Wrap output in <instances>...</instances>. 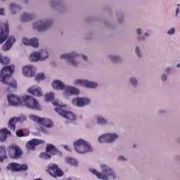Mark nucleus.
Segmentation results:
<instances>
[{
	"instance_id": "52",
	"label": "nucleus",
	"mask_w": 180,
	"mask_h": 180,
	"mask_svg": "<svg viewBox=\"0 0 180 180\" xmlns=\"http://www.w3.org/2000/svg\"><path fill=\"white\" fill-rule=\"evenodd\" d=\"M145 36H148V33H145Z\"/></svg>"
},
{
	"instance_id": "18",
	"label": "nucleus",
	"mask_w": 180,
	"mask_h": 180,
	"mask_svg": "<svg viewBox=\"0 0 180 180\" xmlns=\"http://www.w3.org/2000/svg\"><path fill=\"white\" fill-rule=\"evenodd\" d=\"M76 85H82V86H85L86 88H96L98 86V84L94 82H89L88 80H81L78 79L75 81Z\"/></svg>"
},
{
	"instance_id": "29",
	"label": "nucleus",
	"mask_w": 180,
	"mask_h": 180,
	"mask_svg": "<svg viewBox=\"0 0 180 180\" xmlns=\"http://www.w3.org/2000/svg\"><path fill=\"white\" fill-rule=\"evenodd\" d=\"M65 161L70 165H73V167H78V161L72 158H66Z\"/></svg>"
},
{
	"instance_id": "13",
	"label": "nucleus",
	"mask_w": 180,
	"mask_h": 180,
	"mask_svg": "<svg viewBox=\"0 0 180 180\" xmlns=\"http://www.w3.org/2000/svg\"><path fill=\"white\" fill-rule=\"evenodd\" d=\"M22 154V149L17 145H12L10 147L9 155L11 158H20Z\"/></svg>"
},
{
	"instance_id": "1",
	"label": "nucleus",
	"mask_w": 180,
	"mask_h": 180,
	"mask_svg": "<svg viewBox=\"0 0 180 180\" xmlns=\"http://www.w3.org/2000/svg\"><path fill=\"white\" fill-rule=\"evenodd\" d=\"M7 99L10 106H22L24 102L25 106L29 109L41 110V106L39 104V101L30 96H24L22 98L18 95L11 94L7 96Z\"/></svg>"
},
{
	"instance_id": "25",
	"label": "nucleus",
	"mask_w": 180,
	"mask_h": 180,
	"mask_svg": "<svg viewBox=\"0 0 180 180\" xmlns=\"http://www.w3.org/2000/svg\"><path fill=\"white\" fill-rule=\"evenodd\" d=\"M12 134L8 129L4 128L3 129L0 130V141H6V137L8 136H11Z\"/></svg>"
},
{
	"instance_id": "36",
	"label": "nucleus",
	"mask_w": 180,
	"mask_h": 180,
	"mask_svg": "<svg viewBox=\"0 0 180 180\" xmlns=\"http://www.w3.org/2000/svg\"><path fill=\"white\" fill-rule=\"evenodd\" d=\"M109 57H110V60L112 61V63H120V61H122L120 58L118 56H110Z\"/></svg>"
},
{
	"instance_id": "42",
	"label": "nucleus",
	"mask_w": 180,
	"mask_h": 180,
	"mask_svg": "<svg viewBox=\"0 0 180 180\" xmlns=\"http://www.w3.org/2000/svg\"><path fill=\"white\" fill-rule=\"evenodd\" d=\"M136 33H137V34H141V29L138 28L136 30Z\"/></svg>"
},
{
	"instance_id": "31",
	"label": "nucleus",
	"mask_w": 180,
	"mask_h": 180,
	"mask_svg": "<svg viewBox=\"0 0 180 180\" xmlns=\"http://www.w3.org/2000/svg\"><path fill=\"white\" fill-rule=\"evenodd\" d=\"M10 62H11V60L9 59V58L8 57L2 58V55L0 56V64L6 65V64H9Z\"/></svg>"
},
{
	"instance_id": "44",
	"label": "nucleus",
	"mask_w": 180,
	"mask_h": 180,
	"mask_svg": "<svg viewBox=\"0 0 180 180\" xmlns=\"http://www.w3.org/2000/svg\"><path fill=\"white\" fill-rule=\"evenodd\" d=\"M0 15H5L4 8H0Z\"/></svg>"
},
{
	"instance_id": "17",
	"label": "nucleus",
	"mask_w": 180,
	"mask_h": 180,
	"mask_svg": "<svg viewBox=\"0 0 180 180\" xmlns=\"http://www.w3.org/2000/svg\"><path fill=\"white\" fill-rule=\"evenodd\" d=\"M44 143L45 141L43 139H32L27 142L26 147L27 150H34L36 146H39V144H44Z\"/></svg>"
},
{
	"instance_id": "33",
	"label": "nucleus",
	"mask_w": 180,
	"mask_h": 180,
	"mask_svg": "<svg viewBox=\"0 0 180 180\" xmlns=\"http://www.w3.org/2000/svg\"><path fill=\"white\" fill-rule=\"evenodd\" d=\"M54 99V93H49L46 94L45 101L46 102H50Z\"/></svg>"
},
{
	"instance_id": "32",
	"label": "nucleus",
	"mask_w": 180,
	"mask_h": 180,
	"mask_svg": "<svg viewBox=\"0 0 180 180\" xmlns=\"http://www.w3.org/2000/svg\"><path fill=\"white\" fill-rule=\"evenodd\" d=\"M46 79V76H44V73L37 74L35 77V81H44Z\"/></svg>"
},
{
	"instance_id": "16",
	"label": "nucleus",
	"mask_w": 180,
	"mask_h": 180,
	"mask_svg": "<svg viewBox=\"0 0 180 180\" xmlns=\"http://www.w3.org/2000/svg\"><path fill=\"white\" fill-rule=\"evenodd\" d=\"M72 103L75 106L82 108V106H85V105H89L91 103V100L84 98H77L72 100Z\"/></svg>"
},
{
	"instance_id": "11",
	"label": "nucleus",
	"mask_w": 180,
	"mask_h": 180,
	"mask_svg": "<svg viewBox=\"0 0 180 180\" xmlns=\"http://www.w3.org/2000/svg\"><path fill=\"white\" fill-rule=\"evenodd\" d=\"M9 36V24L6 22L4 27H2V24L0 23V44H2L4 41L8 39Z\"/></svg>"
},
{
	"instance_id": "23",
	"label": "nucleus",
	"mask_w": 180,
	"mask_h": 180,
	"mask_svg": "<svg viewBox=\"0 0 180 180\" xmlns=\"http://www.w3.org/2000/svg\"><path fill=\"white\" fill-rule=\"evenodd\" d=\"M15 41H16V39H15V37H9V38L8 39L5 44L3 46L4 51H8V50H10L11 47H12Z\"/></svg>"
},
{
	"instance_id": "49",
	"label": "nucleus",
	"mask_w": 180,
	"mask_h": 180,
	"mask_svg": "<svg viewBox=\"0 0 180 180\" xmlns=\"http://www.w3.org/2000/svg\"><path fill=\"white\" fill-rule=\"evenodd\" d=\"M138 39H139V40H144V37H139Z\"/></svg>"
},
{
	"instance_id": "12",
	"label": "nucleus",
	"mask_w": 180,
	"mask_h": 180,
	"mask_svg": "<svg viewBox=\"0 0 180 180\" xmlns=\"http://www.w3.org/2000/svg\"><path fill=\"white\" fill-rule=\"evenodd\" d=\"M48 171L50 175H51V176H54L55 178L56 176L60 177L64 175V172H63V170L60 169V168H58V166L56 164L49 165L48 166Z\"/></svg>"
},
{
	"instance_id": "51",
	"label": "nucleus",
	"mask_w": 180,
	"mask_h": 180,
	"mask_svg": "<svg viewBox=\"0 0 180 180\" xmlns=\"http://www.w3.org/2000/svg\"><path fill=\"white\" fill-rule=\"evenodd\" d=\"M176 67H178V68H179V67H180V64H179H179H177Z\"/></svg>"
},
{
	"instance_id": "19",
	"label": "nucleus",
	"mask_w": 180,
	"mask_h": 180,
	"mask_svg": "<svg viewBox=\"0 0 180 180\" xmlns=\"http://www.w3.org/2000/svg\"><path fill=\"white\" fill-rule=\"evenodd\" d=\"M22 43L25 46H31L34 48L39 47V39L37 38H32L31 39L22 38Z\"/></svg>"
},
{
	"instance_id": "14",
	"label": "nucleus",
	"mask_w": 180,
	"mask_h": 180,
	"mask_svg": "<svg viewBox=\"0 0 180 180\" xmlns=\"http://www.w3.org/2000/svg\"><path fill=\"white\" fill-rule=\"evenodd\" d=\"M119 136L116 134H105L99 136V143H113L115 139H118Z\"/></svg>"
},
{
	"instance_id": "53",
	"label": "nucleus",
	"mask_w": 180,
	"mask_h": 180,
	"mask_svg": "<svg viewBox=\"0 0 180 180\" xmlns=\"http://www.w3.org/2000/svg\"><path fill=\"white\" fill-rule=\"evenodd\" d=\"M42 131H43L44 133H46V131H44V130H43V129H42Z\"/></svg>"
},
{
	"instance_id": "35",
	"label": "nucleus",
	"mask_w": 180,
	"mask_h": 180,
	"mask_svg": "<svg viewBox=\"0 0 180 180\" xmlns=\"http://www.w3.org/2000/svg\"><path fill=\"white\" fill-rule=\"evenodd\" d=\"M97 123L98 124H106V123H108V122L106 121V120H105V118H103L102 117H97Z\"/></svg>"
},
{
	"instance_id": "7",
	"label": "nucleus",
	"mask_w": 180,
	"mask_h": 180,
	"mask_svg": "<svg viewBox=\"0 0 180 180\" xmlns=\"http://www.w3.org/2000/svg\"><path fill=\"white\" fill-rule=\"evenodd\" d=\"M6 169L11 171V172H25L29 169V167L26 164L20 165L19 163L12 162L7 165Z\"/></svg>"
},
{
	"instance_id": "47",
	"label": "nucleus",
	"mask_w": 180,
	"mask_h": 180,
	"mask_svg": "<svg viewBox=\"0 0 180 180\" xmlns=\"http://www.w3.org/2000/svg\"><path fill=\"white\" fill-rule=\"evenodd\" d=\"M170 72H171V68H167L166 69V72H167L168 74H169Z\"/></svg>"
},
{
	"instance_id": "6",
	"label": "nucleus",
	"mask_w": 180,
	"mask_h": 180,
	"mask_svg": "<svg viewBox=\"0 0 180 180\" xmlns=\"http://www.w3.org/2000/svg\"><path fill=\"white\" fill-rule=\"evenodd\" d=\"M45 151L46 152L41 153L39 155L40 158H43V160H50L51 155H57V154H60V150H58V149H57L53 144H47ZM48 153H50L51 155Z\"/></svg>"
},
{
	"instance_id": "45",
	"label": "nucleus",
	"mask_w": 180,
	"mask_h": 180,
	"mask_svg": "<svg viewBox=\"0 0 180 180\" xmlns=\"http://www.w3.org/2000/svg\"><path fill=\"white\" fill-rule=\"evenodd\" d=\"M64 148L65 150H67L68 151H71V150H70V147L68 146H64Z\"/></svg>"
},
{
	"instance_id": "15",
	"label": "nucleus",
	"mask_w": 180,
	"mask_h": 180,
	"mask_svg": "<svg viewBox=\"0 0 180 180\" xmlns=\"http://www.w3.org/2000/svg\"><path fill=\"white\" fill-rule=\"evenodd\" d=\"M78 57V54L72 52L71 53H65L60 56V58L68 60L69 63L73 65V67H77V62L74 60V58H77Z\"/></svg>"
},
{
	"instance_id": "21",
	"label": "nucleus",
	"mask_w": 180,
	"mask_h": 180,
	"mask_svg": "<svg viewBox=\"0 0 180 180\" xmlns=\"http://www.w3.org/2000/svg\"><path fill=\"white\" fill-rule=\"evenodd\" d=\"M79 94V90L75 87L67 86L65 87V96H70L71 95H78Z\"/></svg>"
},
{
	"instance_id": "30",
	"label": "nucleus",
	"mask_w": 180,
	"mask_h": 180,
	"mask_svg": "<svg viewBox=\"0 0 180 180\" xmlns=\"http://www.w3.org/2000/svg\"><path fill=\"white\" fill-rule=\"evenodd\" d=\"M9 8H10V11L13 15L16 13V12H18V11H20V7L18 6H16V4H11L9 6Z\"/></svg>"
},
{
	"instance_id": "41",
	"label": "nucleus",
	"mask_w": 180,
	"mask_h": 180,
	"mask_svg": "<svg viewBox=\"0 0 180 180\" xmlns=\"http://www.w3.org/2000/svg\"><path fill=\"white\" fill-rule=\"evenodd\" d=\"M162 81H165L167 79V75L163 74L162 75Z\"/></svg>"
},
{
	"instance_id": "8",
	"label": "nucleus",
	"mask_w": 180,
	"mask_h": 180,
	"mask_svg": "<svg viewBox=\"0 0 180 180\" xmlns=\"http://www.w3.org/2000/svg\"><path fill=\"white\" fill-rule=\"evenodd\" d=\"M30 119H31V120H33L34 122H36V123L42 124V126H44L48 129H50L53 126V122H51V120H50L49 119L41 118L40 117H37L34 115H30Z\"/></svg>"
},
{
	"instance_id": "46",
	"label": "nucleus",
	"mask_w": 180,
	"mask_h": 180,
	"mask_svg": "<svg viewBox=\"0 0 180 180\" xmlns=\"http://www.w3.org/2000/svg\"><path fill=\"white\" fill-rule=\"evenodd\" d=\"M82 58H83V60H84V61H86V60H88V57L85 55L82 56Z\"/></svg>"
},
{
	"instance_id": "9",
	"label": "nucleus",
	"mask_w": 180,
	"mask_h": 180,
	"mask_svg": "<svg viewBox=\"0 0 180 180\" xmlns=\"http://www.w3.org/2000/svg\"><path fill=\"white\" fill-rule=\"evenodd\" d=\"M51 25H53V21L51 20H47L44 22L39 20L33 25V27L36 30H38V32H44V30H47Z\"/></svg>"
},
{
	"instance_id": "38",
	"label": "nucleus",
	"mask_w": 180,
	"mask_h": 180,
	"mask_svg": "<svg viewBox=\"0 0 180 180\" xmlns=\"http://www.w3.org/2000/svg\"><path fill=\"white\" fill-rule=\"evenodd\" d=\"M129 81L131 85H133L134 86H136V85H137V79L136 78H131Z\"/></svg>"
},
{
	"instance_id": "39",
	"label": "nucleus",
	"mask_w": 180,
	"mask_h": 180,
	"mask_svg": "<svg viewBox=\"0 0 180 180\" xmlns=\"http://www.w3.org/2000/svg\"><path fill=\"white\" fill-rule=\"evenodd\" d=\"M136 53L138 57H141V54H140V48H139V46H136Z\"/></svg>"
},
{
	"instance_id": "34",
	"label": "nucleus",
	"mask_w": 180,
	"mask_h": 180,
	"mask_svg": "<svg viewBox=\"0 0 180 180\" xmlns=\"http://www.w3.org/2000/svg\"><path fill=\"white\" fill-rule=\"evenodd\" d=\"M39 54L41 60H46V58L49 57V53L47 52V51H41V53H39Z\"/></svg>"
},
{
	"instance_id": "37",
	"label": "nucleus",
	"mask_w": 180,
	"mask_h": 180,
	"mask_svg": "<svg viewBox=\"0 0 180 180\" xmlns=\"http://www.w3.org/2000/svg\"><path fill=\"white\" fill-rule=\"evenodd\" d=\"M16 136H18V137H25V133L23 132V130H18L16 131Z\"/></svg>"
},
{
	"instance_id": "3",
	"label": "nucleus",
	"mask_w": 180,
	"mask_h": 180,
	"mask_svg": "<svg viewBox=\"0 0 180 180\" xmlns=\"http://www.w3.org/2000/svg\"><path fill=\"white\" fill-rule=\"evenodd\" d=\"M101 168L102 174L98 172L95 169H90L89 171L96 176L98 179L108 180L109 177L112 179H116V173L112 169L105 165H101Z\"/></svg>"
},
{
	"instance_id": "43",
	"label": "nucleus",
	"mask_w": 180,
	"mask_h": 180,
	"mask_svg": "<svg viewBox=\"0 0 180 180\" xmlns=\"http://www.w3.org/2000/svg\"><path fill=\"white\" fill-rule=\"evenodd\" d=\"M118 160H122V161H126V159L124 158V157H123V156H120L119 158H118Z\"/></svg>"
},
{
	"instance_id": "54",
	"label": "nucleus",
	"mask_w": 180,
	"mask_h": 180,
	"mask_svg": "<svg viewBox=\"0 0 180 180\" xmlns=\"http://www.w3.org/2000/svg\"><path fill=\"white\" fill-rule=\"evenodd\" d=\"M136 148V145H134V148Z\"/></svg>"
},
{
	"instance_id": "26",
	"label": "nucleus",
	"mask_w": 180,
	"mask_h": 180,
	"mask_svg": "<svg viewBox=\"0 0 180 180\" xmlns=\"http://www.w3.org/2000/svg\"><path fill=\"white\" fill-rule=\"evenodd\" d=\"M6 158H8L6 156V149L4 146H0V162H4V160H6Z\"/></svg>"
},
{
	"instance_id": "48",
	"label": "nucleus",
	"mask_w": 180,
	"mask_h": 180,
	"mask_svg": "<svg viewBox=\"0 0 180 180\" xmlns=\"http://www.w3.org/2000/svg\"><path fill=\"white\" fill-rule=\"evenodd\" d=\"M176 15H178V13H179V8H177L176 9Z\"/></svg>"
},
{
	"instance_id": "27",
	"label": "nucleus",
	"mask_w": 180,
	"mask_h": 180,
	"mask_svg": "<svg viewBox=\"0 0 180 180\" xmlns=\"http://www.w3.org/2000/svg\"><path fill=\"white\" fill-rule=\"evenodd\" d=\"M30 60L31 61H39V60H41L40 58V53L34 52L30 56Z\"/></svg>"
},
{
	"instance_id": "24",
	"label": "nucleus",
	"mask_w": 180,
	"mask_h": 180,
	"mask_svg": "<svg viewBox=\"0 0 180 180\" xmlns=\"http://www.w3.org/2000/svg\"><path fill=\"white\" fill-rule=\"evenodd\" d=\"M52 86L54 89H56V91H63L65 89L66 87L65 84L59 80H54L52 83Z\"/></svg>"
},
{
	"instance_id": "2",
	"label": "nucleus",
	"mask_w": 180,
	"mask_h": 180,
	"mask_svg": "<svg viewBox=\"0 0 180 180\" xmlns=\"http://www.w3.org/2000/svg\"><path fill=\"white\" fill-rule=\"evenodd\" d=\"M15 71V66L9 65L4 67L0 72V82L8 85L11 88H16L18 84L16 81L12 77V75Z\"/></svg>"
},
{
	"instance_id": "22",
	"label": "nucleus",
	"mask_w": 180,
	"mask_h": 180,
	"mask_svg": "<svg viewBox=\"0 0 180 180\" xmlns=\"http://www.w3.org/2000/svg\"><path fill=\"white\" fill-rule=\"evenodd\" d=\"M27 91L28 94H31V95H33L34 96H41L43 95L40 87L37 86H33L31 88L28 89Z\"/></svg>"
},
{
	"instance_id": "55",
	"label": "nucleus",
	"mask_w": 180,
	"mask_h": 180,
	"mask_svg": "<svg viewBox=\"0 0 180 180\" xmlns=\"http://www.w3.org/2000/svg\"><path fill=\"white\" fill-rule=\"evenodd\" d=\"M0 171H1V168H0Z\"/></svg>"
},
{
	"instance_id": "4",
	"label": "nucleus",
	"mask_w": 180,
	"mask_h": 180,
	"mask_svg": "<svg viewBox=\"0 0 180 180\" xmlns=\"http://www.w3.org/2000/svg\"><path fill=\"white\" fill-rule=\"evenodd\" d=\"M52 103L54 106H56V108H55V112H57V113H58V115H60V116H63V117L68 119V120H75L77 119V117L72 112L64 110V108L67 107L65 104L63 105L60 103V101L57 100L53 101Z\"/></svg>"
},
{
	"instance_id": "20",
	"label": "nucleus",
	"mask_w": 180,
	"mask_h": 180,
	"mask_svg": "<svg viewBox=\"0 0 180 180\" xmlns=\"http://www.w3.org/2000/svg\"><path fill=\"white\" fill-rule=\"evenodd\" d=\"M34 67L32 65H27L22 68V72L25 77H28L29 78L34 77Z\"/></svg>"
},
{
	"instance_id": "10",
	"label": "nucleus",
	"mask_w": 180,
	"mask_h": 180,
	"mask_svg": "<svg viewBox=\"0 0 180 180\" xmlns=\"http://www.w3.org/2000/svg\"><path fill=\"white\" fill-rule=\"evenodd\" d=\"M25 121H26V116L25 115H20L18 117H14L9 120L8 127L11 131H15L16 130V123L18 122L23 123Z\"/></svg>"
},
{
	"instance_id": "5",
	"label": "nucleus",
	"mask_w": 180,
	"mask_h": 180,
	"mask_svg": "<svg viewBox=\"0 0 180 180\" xmlns=\"http://www.w3.org/2000/svg\"><path fill=\"white\" fill-rule=\"evenodd\" d=\"M74 147L79 154H85V153H89L92 151V146L84 141L83 139H79L74 143Z\"/></svg>"
},
{
	"instance_id": "28",
	"label": "nucleus",
	"mask_w": 180,
	"mask_h": 180,
	"mask_svg": "<svg viewBox=\"0 0 180 180\" xmlns=\"http://www.w3.org/2000/svg\"><path fill=\"white\" fill-rule=\"evenodd\" d=\"M21 22H29L33 19L32 15H29L26 13H23L21 16Z\"/></svg>"
},
{
	"instance_id": "40",
	"label": "nucleus",
	"mask_w": 180,
	"mask_h": 180,
	"mask_svg": "<svg viewBox=\"0 0 180 180\" xmlns=\"http://www.w3.org/2000/svg\"><path fill=\"white\" fill-rule=\"evenodd\" d=\"M168 34H175V29L174 28H172L170 30H169L167 32Z\"/></svg>"
},
{
	"instance_id": "50",
	"label": "nucleus",
	"mask_w": 180,
	"mask_h": 180,
	"mask_svg": "<svg viewBox=\"0 0 180 180\" xmlns=\"http://www.w3.org/2000/svg\"><path fill=\"white\" fill-rule=\"evenodd\" d=\"M66 180H72V179H71V177H69Z\"/></svg>"
}]
</instances>
